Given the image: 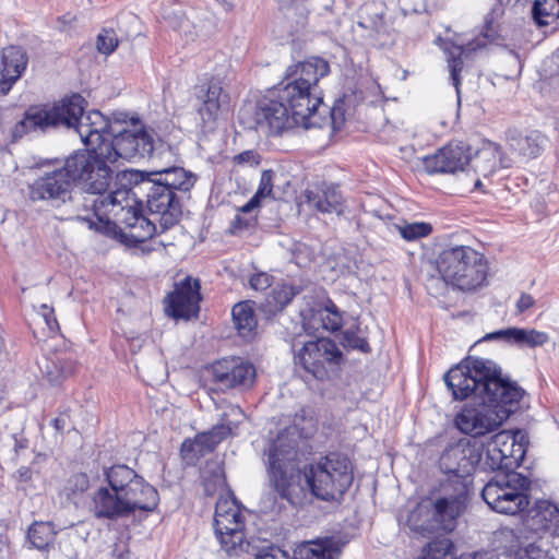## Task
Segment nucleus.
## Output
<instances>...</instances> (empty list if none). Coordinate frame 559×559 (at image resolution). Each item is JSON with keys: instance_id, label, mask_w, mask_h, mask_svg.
<instances>
[{"instance_id": "nucleus-6", "label": "nucleus", "mask_w": 559, "mask_h": 559, "mask_svg": "<svg viewBox=\"0 0 559 559\" xmlns=\"http://www.w3.org/2000/svg\"><path fill=\"white\" fill-rule=\"evenodd\" d=\"M436 267L447 285L464 292L483 286L488 274L485 255L464 245L444 248L436 259Z\"/></svg>"}, {"instance_id": "nucleus-33", "label": "nucleus", "mask_w": 559, "mask_h": 559, "mask_svg": "<svg viewBox=\"0 0 559 559\" xmlns=\"http://www.w3.org/2000/svg\"><path fill=\"white\" fill-rule=\"evenodd\" d=\"M104 474L112 499L122 498L128 492L129 486L139 476L135 471L124 464L110 466L105 469Z\"/></svg>"}, {"instance_id": "nucleus-32", "label": "nucleus", "mask_w": 559, "mask_h": 559, "mask_svg": "<svg viewBox=\"0 0 559 559\" xmlns=\"http://www.w3.org/2000/svg\"><path fill=\"white\" fill-rule=\"evenodd\" d=\"M406 525L418 535L425 536L439 532L433 512L431 500L420 501L407 515Z\"/></svg>"}, {"instance_id": "nucleus-42", "label": "nucleus", "mask_w": 559, "mask_h": 559, "mask_svg": "<svg viewBox=\"0 0 559 559\" xmlns=\"http://www.w3.org/2000/svg\"><path fill=\"white\" fill-rule=\"evenodd\" d=\"M454 545L449 538H440L425 546L417 559H454Z\"/></svg>"}, {"instance_id": "nucleus-28", "label": "nucleus", "mask_w": 559, "mask_h": 559, "mask_svg": "<svg viewBox=\"0 0 559 559\" xmlns=\"http://www.w3.org/2000/svg\"><path fill=\"white\" fill-rule=\"evenodd\" d=\"M229 111V95L217 81H211L199 112L204 122H213Z\"/></svg>"}, {"instance_id": "nucleus-40", "label": "nucleus", "mask_w": 559, "mask_h": 559, "mask_svg": "<svg viewBox=\"0 0 559 559\" xmlns=\"http://www.w3.org/2000/svg\"><path fill=\"white\" fill-rule=\"evenodd\" d=\"M534 520L544 531L559 536V508L556 504L549 501L539 502Z\"/></svg>"}, {"instance_id": "nucleus-21", "label": "nucleus", "mask_w": 559, "mask_h": 559, "mask_svg": "<svg viewBox=\"0 0 559 559\" xmlns=\"http://www.w3.org/2000/svg\"><path fill=\"white\" fill-rule=\"evenodd\" d=\"M136 203L130 200V205L126 206V203L117 204L116 212L114 214L120 217L121 223L124 225L127 236L135 243L144 242L151 239L156 233V225L151 219L143 216Z\"/></svg>"}, {"instance_id": "nucleus-60", "label": "nucleus", "mask_w": 559, "mask_h": 559, "mask_svg": "<svg viewBox=\"0 0 559 559\" xmlns=\"http://www.w3.org/2000/svg\"><path fill=\"white\" fill-rule=\"evenodd\" d=\"M51 424L58 432H61L66 427V418L64 417H56L55 419H52Z\"/></svg>"}, {"instance_id": "nucleus-4", "label": "nucleus", "mask_w": 559, "mask_h": 559, "mask_svg": "<svg viewBox=\"0 0 559 559\" xmlns=\"http://www.w3.org/2000/svg\"><path fill=\"white\" fill-rule=\"evenodd\" d=\"M306 435L290 425L278 432L266 450L270 483L278 495L292 504L299 503L305 496V487L300 484V474H295L292 463L296 457L298 440Z\"/></svg>"}, {"instance_id": "nucleus-14", "label": "nucleus", "mask_w": 559, "mask_h": 559, "mask_svg": "<svg viewBox=\"0 0 559 559\" xmlns=\"http://www.w3.org/2000/svg\"><path fill=\"white\" fill-rule=\"evenodd\" d=\"M95 144L99 145L107 154V159L115 163L119 158L129 160L134 157L151 156L155 148L153 134L143 129L124 130L112 139H110V132L107 129Z\"/></svg>"}, {"instance_id": "nucleus-2", "label": "nucleus", "mask_w": 559, "mask_h": 559, "mask_svg": "<svg viewBox=\"0 0 559 559\" xmlns=\"http://www.w3.org/2000/svg\"><path fill=\"white\" fill-rule=\"evenodd\" d=\"M84 98L72 95L53 104L28 107L22 120L12 129L17 140L32 131L45 132L49 128H73L84 144H95L109 127V120L98 110L84 114Z\"/></svg>"}, {"instance_id": "nucleus-49", "label": "nucleus", "mask_w": 559, "mask_h": 559, "mask_svg": "<svg viewBox=\"0 0 559 559\" xmlns=\"http://www.w3.org/2000/svg\"><path fill=\"white\" fill-rule=\"evenodd\" d=\"M119 40L114 29H103L96 40V48L103 55L112 53L118 47Z\"/></svg>"}, {"instance_id": "nucleus-61", "label": "nucleus", "mask_w": 559, "mask_h": 559, "mask_svg": "<svg viewBox=\"0 0 559 559\" xmlns=\"http://www.w3.org/2000/svg\"><path fill=\"white\" fill-rule=\"evenodd\" d=\"M248 225H249V223H248V222H243V221L241 219V217L237 216V217H236V219H235V222H234L233 228H234V229H241V228H243V227H247Z\"/></svg>"}, {"instance_id": "nucleus-7", "label": "nucleus", "mask_w": 559, "mask_h": 559, "mask_svg": "<svg viewBox=\"0 0 559 559\" xmlns=\"http://www.w3.org/2000/svg\"><path fill=\"white\" fill-rule=\"evenodd\" d=\"M302 478L314 497L325 501L335 500L353 483V464L346 455L329 453L305 466Z\"/></svg>"}, {"instance_id": "nucleus-1", "label": "nucleus", "mask_w": 559, "mask_h": 559, "mask_svg": "<svg viewBox=\"0 0 559 559\" xmlns=\"http://www.w3.org/2000/svg\"><path fill=\"white\" fill-rule=\"evenodd\" d=\"M444 382L454 400L471 395L480 400L465 405L454 417V426L473 438L499 429L525 394L515 382L503 379L492 361L480 358L460 362L445 373Z\"/></svg>"}, {"instance_id": "nucleus-48", "label": "nucleus", "mask_w": 559, "mask_h": 559, "mask_svg": "<svg viewBox=\"0 0 559 559\" xmlns=\"http://www.w3.org/2000/svg\"><path fill=\"white\" fill-rule=\"evenodd\" d=\"M299 293V290L289 284L277 285L272 290V299L276 308L283 309L287 306L293 298Z\"/></svg>"}, {"instance_id": "nucleus-39", "label": "nucleus", "mask_w": 559, "mask_h": 559, "mask_svg": "<svg viewBox=\"0 0 559 559\" xmlns=\"http://www.w3.org/2000/svg\"><path fill=\"white\" fill-rule=\"evenodd\" d=\"M57 535V528L51 522H34L28 531L27 538L31 545L39 550L46 549Z\"/></svg>"}, {"instance_id": "nucleus-30", "label": "nucleus", "mask_w": 559, "mask_h": 559, "mask_svg": "<svg viewBox=\"0 0 559 559\" xmlns=\"http://www.w3.org/2000/svg\"><path fill=\"white\" fill-rule=\"evenodd\" d=\"M147 174L179 195L188 193L198 180L195 174L182 167H169Z\"/></svg>"}, {"instance_id": "nucleus-44", "label": "nucleus", "mask_w": 559, "mask_h": 559, "mask_svg": "<svg viewBox=\"0 0 559 559\" xmlns=\"http://www.w3.org/2000/svg\"><path fill=\"white\" fill-rule=\"evenodd\" d=\"M401 237L407 241H414L429 236L432 233V226L425 222H413L397 225Z\"/></svg>"}, {"instance_id": "nucleus-8", "label": "nucleus", "mask_w": 559, "mask_h": 559, "mask_svg": "<svg viewBox=\"0 0 559 559\" xmlns=\"http://www.w3.org/2000/svg\"><path fill=\"white\" fill-rule=\"evenodd\" d=\"M158 502L157 490L139 475L122 498L112 499L108 488H99L93 496L91 510L98 519L115 520L135 511L151 512Z\"/></svg>"}, {"instance_id": "nucleus-16", "label": "nucleus", "mask_w": 559, "mask_h": 559, "mask_svg": "<svg viewBox=\"0 0 559 559\" xmlns=\"http://www.w3.org/2000/svg\"><path fill=\"white\" fill-rule=\"evenodd\" d=\"M73 179L64 165L58 169L46 171L28 186L32 201H50L57 204L71 200Z\"/></svg>"}, {"instance_id": "nucleus-25", "label": "nucleus", "mask_w": 559, "mask_h": 559, "mask_svg": "<svg viewBox=\"0 0 559 559\" xmlns=\"http://www.w3.org/2000/svg\"><path fill=\"white\" fill-rule=\"evenodd\" d=\"M485 38L477 37L467 44L456 45L451 44L445 47L448 55V67L450 72V79L453 86L455 87L457 97L460 98V85H461V72L464 69L465 60H467L472 52L485 47Z\"/></svg>"}, {"instance_id": "nucleus-37", "label": "nucleus", "mask_w": 559, "mask_h": 559, "mask_svg": "<svg viewBox=\"0 0 559 559\" xmlns=\"http://www.w3.org/2000/svg\"><path fill=\"white\" fill-rule=\"evenodd\" d=\"M243 416L238 406H229L228 411L223 414L221 423L206 432L211 433L212 439L218 444L233 433Z\"/></svg>"}, {"instance_id": "nucleus-35", "label": "nucleus", "mask_w": 559, "mask_h": 559, "mask_svg": "<svg viewBox=\"0 0 559 559\" xmlns=\"http://www.w3.org/2000/svg\"><path fill=\"white\" fill-rule=\"evenodd\" d=\"M40 368L47 381L52 385L61 384L75 370L73 361L62 357L46 358Z\"/></svg>"}, {"instance_id": "nucleus-24", "label": "nucleus", "mask_w": 559, "mask_h": 559, "mask_svg": "<svg viewBox=\"0 0 559 559\" xmlns=\"http://www.w3.org/2000/svg\"><path fill=\"white\" fill-rule=\"evenodd\" d=\"M468 165L476 174L488 177L496 171L499 165L509 167L511 164L509 159L501 156L500 146L498 144L484 142L481 147L477 150L471 147Z\"/></svg>"}, {"instance_id": "nucleus-34", "label": "nucleus", "mask_w": 559, "mask_h": 559, "mask_svg": "<svg viewBox=\"0 0 559 559\" xmlns=\"http://www.w3.org/2000/svg\"><path fill=\"white\" fill-rule=\"evenodd\" d=\"M341 548L333 538L305 543L299 548L300 559H338Z\"/></svg>"}, {"instance_id": "nucleus-10", "label": "nucleus", "mask_w": 559, "mask_h": 559, "mask_svg": "<svg viewBox=\"0 0 559 559\" xmlns=\"http://www.w3.org/2000/svg\"><path fill=\"white\" fill-rule=\"evenodd\" d=\"M239 121L247 129H252L265 135H280L298 126L296 118L287 106L281 102L275 90L260 98L254 105L250 104L239 111Z\"/></svg>"}, {"instance_id": "nucleus-22", "label": "nucleus", "mask_w": 559, "mask_h": 559, "mask_svg": "<svg viewBox=\"0 0 559 559\" xmlns=\"http://www.w3.org/2000/svg\"><path fill=\"white\" fill-rule=\"evenodd\" d=\"M28 58L17 46H9L0 53V94H7L26 70Z\"/></svg>"}, {"instance_id": "nucleus-63", "label": "nucleus", "mask_w": 559, "mask_h": 559, "mask_svg": "<svg viewBox=\"0 0 559 559\" xmlns=\"http://www.w3.org/2000/svg\"><path fill=\"white\" fill-rule=\"evenodd\" d=\"M554 61H559V50L552 56Z\"/></svg>"}, {"instance_id": "nucleus-46", "label": "nucleus", "mask_w": 559, "mask_h": 559, "mask_svg": "<svg viewBox=\"0 0 559 559\" xmlns=\"http://www.w3.org/2000/svg\"><path fill=\"white\" fill-rule=\"evenodd\" d=\"M491 438H503L501 441L504 445H497L498 449H501L506 455L509 457H518V460L522 456V445L516 444L515 436L509 430H501L495 433Z\"/></svg>"}, {"instance_id": "nucleus-38", "label": "nucleus", "mask_w": 559, "mask_h": 559, "mask_svg": "<svg viewBox=\"0 0 559 559\" xmlns=\"http://www.w3.org/2000/svg\"><path fill=\"white\" fill-rule=\"evenodd\" d=\"M217 443L212 439L211 433L202 432L193 440H186L181 444V455L186 460H193L214 450Z\"/></svg>"}, {"instance_id": "nucleus-9", "label": "nucleus", "mask_w": 559, "mask_h": 559, "mask_svg": "<svg viewBox=\"0 0 559 559\" xmlns=\"http://www.w3.org/2000/svg\"><path fill=\"white\" fill-rule=\"evenodd\" d=\"M531 480L516 472L495 475L483 488L481 496L496 512L515 515L530 506Z\"/></svg>"}, {"instance_id": "nucleus-50", "label": "nucleus", "mask_w": 559, "mask_h": 559, "mask_svg": "<svg viewBox=\"0 0 559 559\" xmlns=\"http://www.w3.org/2000/svg\"><path fill=\"white\" fill-rule=\"evenodd\" d=\"M343 345L353 349H359L362 353L370 352V346L367 340L352 330H346L343 333Z\"/></svg>"}, {"instance_id": "nucleus-41", "label": "nucleus", "mask_w": 559, "mask_h": 559, "mask_svg": "<svg viewBox=\"0 0 559 559\" xmlns=\"http://www.w3.org/2000/svg\"><path fill=\"white\" fill-rule=\"evenodd\" d=\"M275 173L272 169L263 170L260 178V183L254 195L239 209L241 213H250L254 209L259 207L261 201L265 198L272 197L273 183Z\"/></svg>"}, {"instance_id": "nucleus-27", "label": "nucleus", "mask_w": 559, "mask_h": 559, "mask_svg": "<svg viewBox=\"0 0 559 559\" xmlns=\"http://www.w3.org/2000/svg\"><path fill=\"white\" fill-rule=\"evenodd\" d=\"M503 438H490L486 443L478 442L479 463L477 467L484 472H495L498 469L512 468L518 457H509L498 449L497 445H504L501 441Z\"/></svg>"}, {"instance_id": "nucleus-58", "label": "nucleus", "mask_w": 559, "mask_h": 559, "mask_svg": "<svg viewBox=\"0 0 559 559\" xmlns=\"http://www.w3.org/2000/svg\"><path fill=\"white\" fill-rule=\"evenodd\" d=\"M534 298L528 294H522L516 302L520 312H524L534 306Z\"/></svg>"}, {"instance_id": "nucleus-18", "label": "nucleus", "mask_w": 559, "mask_h": 559, "mask_svg": "<svg viewBox=\"0 0 559 559\" xmlns=\"http://www.w3.org/2000/svg\"><path fill=\"white\" fill-rule=\"evenodd\" d=\"M255 368L241 358L222 359L213 364V380L224 389L249 388L255 379Z\"/></svg>"}, {"instance_id": "nucleus-5", "label": "nucleus", "mask_w": 559, "mask_h": 559, "mask_svg": "<svg viewBox=\"0 0 559 559\" xmlns=\"http://www.w3.org/2000/svg\"><path fill=\"white\" fill-rule=\"evenodd\" d=\"M88 148L78 151L67 158V169L71 174L73 181L82 185L83 189L91 194L98 197L93 201V209L100 219L108 214H117L116 209L99 210L96 203L99 199L109 195L119 186L114 183L115 189L105 194L112 182L114 160L107 159V154L96 144H85Z\"/></svg>"}, {"instance_id": "nucleus-13", "label": "nucleus", "mask_w": 559, "mask_h": 559, "mask_svg": "<svg viewBox=\"0 0 559 559\" xmlns=\"http://www.w3.org/2000/svg\"><path fill=\"white\" fill-rule=\"evenodd\" d=\"M343 360L337 345L325 337L306 342L295 356V362L319 380L335 373Z\"/></svg>"}, {"instance_id": "nucleus-43", "label": "nucleus", "mask_w": 559, "mask_h": 559, "mask_svg": "<svg viewBox=\"0 0 559 559\" xmlns=\"http://www.w3.org/2000/svg\"><path fill=\"white\" fill-rule=\"evenodd\" d=\"M533 16L538 25H548L559 17V0H537L533 7Z\"/></svg>"}, {"instance_id": "nucleus-59", "label": "nucleus", "mask_w": 559, "mask_h": 559, "mask_svg": "<svg viewBox=\"0 0 559 559\" xmlns=\"http://www.w3.org/2000/svg\"><path fill=\"white\" fill-rule=\"evenodd\" d=\"M457 559H499L498 556L490 551L476 552L474 555H462Z\"/></svg>"}, {"instance_id": "nucleus-36", "label": "nucleus", "mask_w": 559, "mask_h": 559, "mask_svg": "<svg viewBox=\"0 0 559 559\" xmlns=\"http://www.w3.org/2000/svg\"><path fill=\"white\" fill-rule=\"evenodd\" d=\"M233 321L238 333L247 337L257 328V318L249 301L236 304L231 310Z\"/></svg>"}, {"instance_id": "nucleus-12", "label": "nucleus", "mask_w": 559, "mask_h": 559, "mask_svg": "<svg viewBox=\"0 0 559 559\" xmlns=\"http://www.w3.org/2000/svg\"><path fill=\"white\" fill-rule=\"evenodd\" d=\"M214 526L222 548L238 555L245 546V516L235 498L221 497L216 502Z\"/></svg>"}, {"instance_id": "nucleus-62", "label": "nucleus", "mask_w": 559, "mask_h": 559, "mask_svg": "<svg viewBox=\"0 0 559 559\" xmlns=\"http://www.w3.org/2000/svg\"><path fill=\"white\" fill-rule=\"evenodd\" d=\"M480 186H481V181H480V179L477 177V178H476V180H475V185H474V187H475V189H478Z\"/></svg>"}, {"instance_id": "nucleus-55", "label": "nucleus", "mask_w": 559, "mask_h": 559, "mask_svg": "<svg viewBox=\"0 0 559 559\" xmlns=\"http://www.w3.org/2000/svg\"><path fill=\"white\" fill-rule=\"evenodd\" d=\"M272 284V277L266 273L253 274L250 277V286L255 290H264Z\"/></svg>"}, {"instance_id": "nucleus-3", "label": "nucleus", "mask_w": 559, "mask_h": 559, "mask_svg": "<svg viewBox=\"0 0 559 559\" xmlns=\"http://www.w3.org/2000/svg\"><path fill=\"white\" fill-rule=\"evenodd\" d=\"M119 186L109 195L99 199L96 207L115 210L117 204L130 205V200L142 204L145 197L150 213L156 216L162 230H166L179 222L182 214L181 197L169 190L162 182L145 171L128 169L116 174Z\"/></svg>"}, {"instance_id": "nucleus-53", "label": "nucleus", "mask_w": 559, "mask_h": 559, "mask_svg": "<svg viewBox=\"0 0 559 559\" xmlns=\"http://www.w3.org/2000/svg\"><path fill=\"white\" fill-rule=\"evenodd\" d=\"M39 314L41 316V318L47 326L48 333L50 335L56 334L59 330V324L55 317L53 309L51 307H49L48 305L43 304L40 306Z\"/></svg>"}, {"instance_id": "nucleus-15", "label": "nucleus", "mask_w": 559, "mask_h": 559, "mask_svg": "<svg viewBox=\"0 0 559 559\" xmlns=\"http://www.w3.org/2000/svg\"><path fill=\"white\" fill-rule=\"evenodd\" d=\"M479 457L478 441L460 438L444 447L438 463L442 473L457 478H466L478 468Z\"/></svg>"}, {"instance_id": "nucleus-20", "label": "nucleus", "mask_w": 559, "mask_h": 559, "mask_svg": "<svg viewBox=\"0 0 559 559\" xmlns=\"http://www.w3.org/2000/svg\"><path fill=\"white\" fill-rule=\"evenodd\" d=\"M465 508L466 490L464 485L455 495L439 497L431 501L438 530L452 532L455 528L456 520L463 514Z\"/></svg>"}, {"instance_id": "nucleus-29", "label": "nucleus", "mask_w": 559, "mask_h": 559, "mask_svg": "<svg viewBox=\"0 0 559 559\" xmlns=\"http://www.w3.org/2000/svg\"><path fill=\"white\" fill-rule=\"evenodd\" d=\"M307 204L323 214L343 213V197L340 190L334 186H325L316 190L306 191Z\"/></svg>"}, {"instance_id": "nucleus-47", "label": "nucleus", "mask_w": 559, "mask_h": 559, "mask_svg": "<svg viewBox=\"0 0 559 559\" xmlns=\"http://www.w3.org/2000/svg\"><path fill=\"white\" fill-rule=\"evenodd\" d=\"M325 110L326 111H324L323 107L320 108V116L323 122L319 128L323 127L329 121L333 130H340L345 122L343 106L335 104L332 108H329L325 105Z\"/></svg>"}, {"instance_id": "nucleus-51", "label": "nucleus", "mask_w": 559, "mask_h": 559, "mask_svg": "<svg viewBox=\"0 0 559 559\" xmlns=\"http://www.w3.org/2000/svg\"><path fill=\"white\" fill-rule=\"evenodd\" d=\"M90 486L88 477L86 474L78 473L72 475L66 486L68 495L82 493L87 490Z\"/></svg>"}, {"instance_id": "nucleus-31", "label": "nucleus", "mask_w": 559, "mask_h": 559, "mask_svg": "<svg viewBox=\"0 0 559 559\" xmlns=\"http://www.w3.org/2000/svg\"><path fill=\"white\" fill-rule=\"evenodd\" d=\"M485 341L503 340L510 344L520 346L536 347L548 342V335L545 332L534 329L508 328L488 333Z\"/></svg>"}, {"instance_id": "nucleus-23", "label": "nucleus", "mask_w": 559, "mask_h": 559, "mask_svg": "<svg viewBox=\"0 0 559 559\" xmlns=\"http://www.w3.org/2000/svg\"><path fill=\"white\" fill-rule=\"evenodd\" d=\"M508 145L510 150L522 159L536 158L548 145V139L538 130L508 132Z\"/></svg>"}, {"instance_id": "nucleus-17", "label": "nucleus", "mask_w": 559, "mask_h": 559, "mask_svg": "<svg viewBox=\"0 0 559 559\" xmlns=\"http://www.w3.org/2000/svg\"><path fill=\"white\" fill-rule=\"evenodd\" d=\"M471 159V145L465 142H450L432 155L423 158L427 173H449L464 170Z\"/></svg>"}, {"instance_id": "nucleus-11", "label": "nucleus", "mask_w": 559, "mask_h": 559, "mask_svg": "<svg viewBox=\"0 0 559 559\" xmlns=\"http://www.w3.org/2000/svg\"><path fill=\"white\" fill-rule=\"evenodd\" d=\"M275 92L296 118L297 124L305 129L322 124L320 108L323 107L325 110V105L318 92H313L294 80L275 88Z\"/></svg>"}, {"instance_id": "nucleus-57", "label": "nucleus", "mask_w": 559, "mask_h": 559, "mask_svg": "<svg viewBox=\"0 0 559 559\" xmlns=\"http://www.w3.org/2000/svg\"><path fill=\"white\" fill-rule=\"evenodd\" d=\"M255 559H288V556L277 547H270L259 554Z\"/></svg>"}, {"instance_id": "nucleus-54", "label": "nucleus", "mask_w": 559, "mask_h": 559, "mask_svg": "<svg viewBox=\"0 0 559 559\" xmlns=\"http://www.w3.org/2000/svg\"><path fill=\"white\" fill-rule=\"evenodd\" d=\"M204 487H205V491L209 493V495H213L215 493L218 489L221 488H224L225 487V477L223 475V472H222V468L221 467H217L216 468V472L214 474V477H213V480H210L207 479L205 476H204Z\"/></svg>"}, {"instance_id": "nucleus-45", "label": "nucleus", "mask_w": 559, "mask_h": 559, "mask_svg": "<svg viewBox=\"0 0 559 559\" xmlns=\"http://www.w3.org/2000/svg\"><path fill=\"white\" fill-rule=\"evenodd\" d=\"M319 317L326 331H337L343 324L342 313L332 301H329L324 309L319 311Z\"/></svg>"}, {"instance_id": "nucleus-26", "label": "nucleus", "mask_w": 559, "mask_h": 559, "mask_svg": "<svg viewBox=\"0 0 559 559\" xmlns=\"http://www.w3.org/2000/svg\"><path fill=\"white\" fill-rule=\"evenodd\" d=\"M330 73V64L322 58H310L304 62H299L292 66L287 70V75L292 80L299 84L308 87L313 92L317 91V84L321 78L326 76Z\"/></svg>"}, {"instance_id": "nucleus-52", "label": "nucleus", "mask_w": 559, "mask_h": 559, "mask_svg": "<svg viewBox=\"0 0 559 559\" xmlns=\"http://www.w3.org/2000/svg\"><path fill=\"white\" fill-rule=\"evenodd\" d=\"M514 559H555V557L548 550L536 545H528L527 547L520 549Z\"/></svg>"}, {"instance_id": "nucleus-19", "label": "nucleus", "mask_w": 559, "mask_h": 559, "mask_svg": "<svg viewBox=\"0 0 559 559\" xmlns=\"http://www.w3.org/2000/svg\"><path fill=\"white\" fill-rule=\"evenodd\" d=\"M200 299L199 281L186 277L168 295V309L174 318L190 319L198 313Z\"/></svg>"}, {"instance_id": "nucleus-56", "label": "nucleus", "mask_w": 559, "mask_h": 559, "mask_svg": "<svg viewBox=\"0 0 559 559\" xmlns=\"http://www.w3.org/2000/svg\"><path fill=\"white\" fill-rule=\"evenodd\" d=\"M235 162L237 164H249V165H258L260 159L259 155L253 151H245L235 156Z\"/></svg>"}]
</instances>
